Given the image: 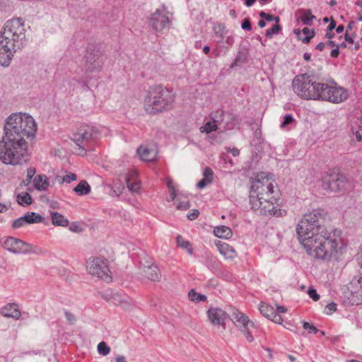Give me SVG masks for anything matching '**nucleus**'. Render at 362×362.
Wrapping results in <instances>:
<instances>
[{
  "instance_id": "nucleus-39",
  "label": "nucleus",
  "mask_w": 362,
  "mask_h": 362,
  "mask_svg": "<svg viewBox=\"0 0 362 362\" xmlns=\"http://www.w3.org/2000/svg\"><path fill=\"white\" fill-rule=\"evenodd\" d=\"M98 351L103 356H107L110 351V349L104 341L100 342L98 345Z\"/></svg>"
},
{
  "instance_id": "nucleus-8",
  "label": "nucleus",
  "mask_w": 362,
  "mask_h": 362,
  "mask_svg": "<svg viewBox=\"0 0 362 362\" xmlns=\"http://www.w3.org/2000/svg\"><path fill=\"white\" fill-rule=\"evenodd\" d=\"M320 100L338 104L346 100L349 97L348 91L339 86L335 82L322 83L321 86Z\"/></svg>"
},
{
  "instance_id": "nucleus-63",
  "label": "nucleus",
  "mask_w": 362,
  "mask_h": 362,
  "mask_svg": "<svg viewBox=\"0 0 362 362\" xmlns=\"http://www.w3.org/2000/svg\"><path fill=\"white\" fill-rule=\"evenodd\" d=\"M255 1L256 0H245V4L246 6L250 7L255 4Z\"/></svg>"
},
{
  "instance_id": "nucleus-34",
  "label": "nucleus",
  "mask_w": 362,
  "mask_h": 362,
  "mask_svg": "<svg viewBox=\"0 0 362 362\" xmlns=\"http://www.w3.org/2000/svg\"><path fill=\"white\" fill-rule=\"evenodd\" d=\"M188 297L191 301L196 303L205 301L206 300V296L197 293L194 289L189 291Z\"/></svg>"
},
{
  "instance_id": "nucleus-52",
  "label": "nucleus",
  "mask_w": 362,
  "mask_h": 362,
  "mask_svg": "<svg viewBox=\"0 0 362 362\" xmlns=\"http://www.w3.org/2000/svg\"><path fill=\"white\" fill-rule=\"evenodd\" d=\"M241 28L245 30H251L252 26L249 18H245L241 24Z\"/></svg>"
},
{
  "instance_id": "nucleus-27",
  "label": "nucleus",
  "mask_w": 362,
  "mask_h": 362,
  "mask_svg": "<svg viewBox=\"0 0 362 362\" xmlns=\"http://www.w3.org/2000/svg\"><path fill=\"white\" fill-rule=\"evenodd\" d=\"M137 173L135 170L129 172L126 177L128 189L132 192H138L140 188L139 183L136 180Z\"/></svg>"
},
{
  "instance_id": "nucleus-21",
  "label": "nucleus",
  "mask_w": 362,
  "mask_h": 362,
  "mask_svg": "<svg viewBox=\"0 0 362 362\" xmlns=\"http://www.w3.org/2000/svg\"><path fill=\"white\" fill-rule=\"evenodd\" d=\"M259 311L267 318L272 320L275 323L281 324L283 319L279 313H276L274 308L266 304H261Z\"/></svg>"
},
{
  "instance_id": "nucleus-61",
  "label": "nucleus",
  "mask_w": 362,
  "mask_h": 362,
  "mask_svg": "<svg viewBox=\"0 0 362 362\" xmlns=\"http://www.w3.org/2000/svg\"><path fill=\"white\" fill-rule=\"evenodd\" d=\"M230 152L233 154V156H238L239 155V150L236 148H229Z\"/></svg>"
},
{
  "instance_id": "nucleus-40",
  "label": "nucleus",
  "mask_w": 362,
  "mask_h": 362,
  "mask_svg": "<svg viewBox=\"0 0 362 362\" xmlns=\"http://www.w3.org/2000/svg\"><path fill=\"white\" fill-rule=\"evenodd\" d=\"M281 27L279 24L273 25L271 28H269L266 30V36L269 38L272 37V36L275 34H277L279 30H281Z\"/></svg>"
},
{
  "instance_id": "nucleus-4",
  "label": "nucleus",
  "mask_w": 362,
  "mask_h": 362,
  "mask_svg": "<svg viewBox=\"0 0 362 362\" xmlns=\"http://www.w3.org/2000/svg\"><path fill=\"white\" fill-rule=\"evenodd\" d=\"M175 100L173 94L162 86H151L144 98V109L150 115H158L169 110Z\"/></svg>"
},
{
  "instance_id": "nucleus-10",
  "label": "nucleus",
  "mask_w": 362,
  "mask_h": 362,
  "mask_svg": "<svg viewBox=\"0 0 362 362\" xmlns=\"http://www.w3.org/2000/svg\"><path fill=\"white\" fill-rule=\"evenodd\" d=\"M320 100L338 104L346 100L349 97L348 91L339 86L335 82L322 83L321 86Z\"/></svg>"
},
{
  "instance_id": "nucleus-55",
  "label": "nucleus",
  "mask_w": 362,
  "mask_h": 362,
  "mask_svg": "<svg viewBox=\"0 0 362 362\" xmlns=\"http://www.w3.org/2000/svg\"><path fill=\"white\" fill-rule=\"evenodd\" d=\"M166 185L169 190L175 189L173 180L171 178H166Z\"/></svg>"
},
{
  "instance_id": "nucleus-11",
  "label": "nucleus",
  "mask_w": 362,
  "mask_h": 362,
  "mask_svg": "<svg viewBox=\"0 0 362 362\" xmlns=\"http://www.w3.org/2000/svg\"><path fill=\"white\" fill-rule=\"evenodd\" d=\"M99 132L98 129L90 125L81 126L72 135L71 140L79 147L78 154L85 156L86 154V147L93 139L98 137Z\"/></svg>"
},
{
  "instance_id": "nucleus-57",
  "label": "nucleus",
  "mask_w": 362,
  "mask_h": 362,
  "mask_svg": "<svg viewBox=\"0 0 362 362\" xmlns=\"http://www.w3.org/2000/svg\"><path fill=\"white\" fill-rule=\"evenodd\" d=\"M275 310L276 311L277 313H279V315H280V313H285L287 311V309L284 306L279 305L276 307Z\"/></svg>"
},
{
  "instance_id": "nucleus-9",
  "label": "nucleus",
  "mask_w": 362,
  "mask_h": 362,
  "mask_svg": "<svg viewBox=\"0 0 362 362\" xmlns=\"http://www.w3.org/2000/svg\"><path fill=\"white\" fill-rule=\"evenodd\" d=\"M320 100L338 104L346 100L349 97L348 91L339 86L335 82L322 83L321 86Z\"/></svg>"
},
{
  "instance_id": "nucleus-47",
  "label": "nucleus",
  "mask_w": 362,
  "mask_h": 362,
  "mask_svg": "<svg viewBox=\"0 0 362 362\" xmlns=\"http://www.w3.org/2000/svg\"><path fill=\"white\" fill-rule=\"evenodd\" d=\"M293 122V118L291 115H286L284 118V121L281 124V127L284 128L288 124H291Z\"/></svg>"
},
{
  "instance_id": "nucleus-58",
  "label": "nucleus",
  "mask_w": 362,
  "mask_h": 362,
  "mask_svg": "<svg viewBox=\"0 0 362 362\" xmlns=\"http://www.w3.org/2000/svg\"><path fill=\"white\" fill-rule=\"evenodd\" d=\"M335 27H336V22L333 19H331L330 23L328 25L327 30L332 32L335 28Z\"/></svg>"
},
{
  "instance_id": "nucleus-38",
  "label": "nucleus",
  "mask_w": 362,
  "mask_h": 362,
  "mask_svg": "<svg viewBox=\"0 0 362 362\" xmlns=\"http://www.w3.org/2000/svg\"><path fill=\"white\" fill-rule=\"evenodd\" d=\"M214 32L216 36L223 39L226 34V26L221 23H217L214 26Z\"/></svg>"
},
{
  "instance_id": "nucleus-20",
  "label": "nucleus",
  "mask_w": 362,
  "mask_h": 362,
  "mask_svg": "<svg viewBox=\"0 0 362 362\" xmlns=\"http://www.w3.org/2000/svg\"><path fill=\"white\" fill-rule=\"evenodd\" d=\"M105 298L107 301L120 306L124 310H129L131 308L132 303L130 298L122 293H112L107 297V295L105 296Z\"/></svg>"
},
{
  "instance_id": "nucleus-35",
  "label": "nucleus",
  "mask_w": 362,
  "mask_h": 362,
  "mask_svg": "<svg viewBox=\"0 0 362 362\" xmlns=\"http://www.w3.org/2000/svg\"><path fill=\"white\" fill-rule=\"evenodd\" d=\"M36 173V170L33 167H30L27 169L26 173V179L23 180L21 182V185L24 186H28L31 182L32 180L34 178V176Z\"/></svg>"
},
{
  "instance_id": "nucleus-16",
  "label": "nucleus",
  "mask_w": 362,
  "mask_h": 362,
  "mask_svg": "<svg viewBox=\"0 0 362 362\" xmlns=\"http://www.w3.org/2000/svg\"><path fill=\"white\" fill-rule=\"evenodd\" d=\"M169 23L168 12L164 6L157 8L150 19L151 25L156 31L162 30Z\"/></svg>"
},
{
  "instance_id": "nucleus-37",
  "label": "nucleus",
  "mask_w": 362,
  "mask_h": 362,
  "mask_svg": "<svg viewBox=\"0 0 362 362\" xmlns=\"http://www.w3.org/2000/svg\"><path fill=\"white\" fill-rule=\"evenodd\" d=\"M217 129V124L213 121L206 122L204 126L200 127L201 132H206L207 134L216 131Z\"/></svg>"
},
{
  "instance_id": "nucleus-13",
  "label": "nucleus",
  "mask_w": 362,
  "mask_h": 362,
  "mask_svg": "<svg viewBox=\"0 0 362 362\" xmlns=\"http://www.w3.org/2000/svg\"><path fill=\"white\" fill-rule=\"evenodd\" d=\"M86 268L88 273L103 279L105 281H110L112 277L110 276V269L106 261L101 257L90 258L86 262Z\"/></svg>"
},
{
  "instance_id": "nucleus-24",
  "label": "nucleus",
  "mask_w": 362,
  "mask_h": 362,
  "mask_svg": "<svg viewBox=\"0 0 362 362\" xmlns=\"http://www.w3.org/2000/svg\"><path fill=\"white\" fill-rule=\"evenodd\" d=\"M216 246L219 252L227 259H233L237 255L234 248L226 243L218 241Z\"/></svg>"
},
{
  "instance_id": "nucleus-36",
  "label": "nucleus",
  "mask_w": 362,
  "mask_h": 362,
  "mask_svg": "<svg viewBox=\"0 0 362 362\" xmlns=\"http://www.w3.org/2000/svg\"><path fill=\"white\" fill-rule=\"evenodd\" d=\"M17 202L20 205H29L32 202V198L28 192H24L18 195Z\"/></svg>"
},
{
  "instance_id": "nucleus-64",
  "label": "nucleus",
  "mask_w": 362,
  "mask_h": 362,
  "mask_svg": "<svg viewBox=\"0 0 362 362\" xmlns=\"http://www.w3.org/2000/svg\"><path fill=\"white\" fill-rule=\"evenodd\" d=\"M234 40L232 36H228L226 37V42L229 45H232L233 44Z\"/></svg>"
},
{
  "instance_id": "nucleus-17",
  "label": "nucleus",
  "mask_w": 362,
  "mask_h": 362,
  "mask_svg": "<svg viewBox=\"0 0 362 362\" xmlns=\"http://www.w3.org/2000/svg\"><path fill=\"white\" fill-rule=\"evenodd\" d=\"M260 202L261 205L259 207L252 209L254 210H259V213L265 216L274 215L279 216L281 215L280 210L274 205L276 204V199L269 196L261 199Z\"/></svg>"
},
{
  "instance_id": "nucleus-19",
  "label": "nucleus",
  "mask_w": 362,
  "mask_h": 362,
  "mask_svg": "<svg viewBox=\"0 0 362 362\" xmlns=\"http://www.w3.org/2000/svg\"><path fill=\"white\" fill-rule=\"evenodd\" d=\"M207 316L211 324L226 329V321L228 318L227 313L221 308H213L207 311Z\"/></svg>"
},
{
  "instance_id": "nucleus-43",
  "label": "nucleus",
  "mask_w": 362,
  "mask_h": 362,
  "mask_svg": "<svg viewBox=\"0 0 362 362\" xmlns=\"http://www.w3.org/2000/svg\"><path fill=\"white\" fill-rule=\"evenodd\" d=\"M259 16L265 18L267 21H275L276 23L279 21V18L278 16L274 17L272 15L266 13L264 11H261L259 13Z\"/></svg>"
},
{
  "instance_id": "nucleus-22",
  "label": "nucleus",
  "mask_w": 362,
  "mask_h": 362,
  "mask_svg": "<svg viewBox=\"0 0 362 362\" xmlns=\"http://www.w3.org/2000/svg\"><path fill=\"white\" fill-rule=\"evenodd\" d=\"M137 153L143 161L151 162L156 158L158 152L156 148L153 147L149 148L148 146H141L137 149Z\"/></svg>"
},
{
  "instance_id": "nucleus-50",
  "label": "nucleus",
  "mask_w": 362,
  "mask_h": 362,
  "mask_svg": "<svg viewBox=\"0 0 362 362\" xmlns=\"http://www.w3.org/2000/svg\"><path fill=\"white\" fill-rule=\"evenodd\" d=\"M308 293L309 296L315 301H317L320 299V296L317 293V291L314 288H309Z\"/></svg>"
},
{
  "instance_id": "nucleus-45",
  "label": "nucleus",
  "mask_w": 362,
  "mask_h": 362,
  "mask_svg": "<svg viewBox=\"0 0 362 362\" xmlns=\"http://www.w3.org/2000/svg\"><path fill=\"white\" fill-rule=\"evenodd\" d=\"M176 207L179 210H187L189 208L190 205L188 202L182 201L175 202Z\"/></svg>"
},
{
  "instance_id": "nucleus-62",
  "label": "nucleus",
  "mask_w": 362,
  "mask_h": 362,
  "mask_svg": "<svg viewBox=\"0 0 362 362\" xmlns=\"http://www.w3.org/2000/svg\"><path fill=\"white\" fill-rule=\"evenodd\" d=\"M325 43H324V42H320L319 44H317V45H316V47H315V48H316L317 50L322 51V50H323V49L325 48Z\"/></svg>"
},
{
  "instance_id": "nucleus-29",
  "label": "nucleus",
  "mask_w": 362,
  "mask_h": 362,
  "mask_svg": "<svg viewBox=\"0 0 362 362\" xmlns=\"http://www.w3.org/2000/svg\"><path fill=\"white\" fill-rule=\"evenodd\" d=\"M214 233L216 237L225 239L230 238L233 234L231 229L225 226L215 227Z\"/></svg>"
},
{
  "instance_id": "nucleus-7",
  "label": "nucleus",
  "mask_w": 362,
  "mask_h": 362,
  "mask_svg": "<svg viewBox=\"0 0 362 362\" xmlns=\"http://www.w3.org/2000/svg\"><path fill=\"white\" fill-rule=\"evenodd\" d=\"M4 246L7 250L14 254L42 255L45 253L41 247L13 237L6 238Z\"/></svg>"
},
{
  "instance_id": "nucleus-12",
  "label": "nucleus",
  "mask_w": 362,
  "mask_h": 362,
  "mask_svg": "<svg viewBox=\"0 0 362 362\" xmlns=\"http://www.w3.org/2000/svg\"><path fill=\"white\" fill-rule=\"evenodd\" d=\"M350 184L346 177L339 173L329 171L322 177V187L332 192L346 190Z\"/></svg>"
},
{
  "instance_id": "nucleus-23",
  "label": "nucleus",
  "mask_w": 362,
  "mask_h": 362,
  "mask_svg": "<svg viewBox=\"0 0 362 362\" xmlns=\"http://www.w3.org/2000/svg\"><path fill=\"white\" fill-rule=\"evenodd\" d=\"M0 313L6 317H11L15 320H18L21 316V313L18 309V306L16 303H8L3 307Z\"/></svg>"
},
{
  "instance_id": "nucleus-30",
  "label": "nucleus",
  "mask_w": 362,
  "mask_h": 362,
  "mask_svg": "<svg viewBox=\"0 0 362 362\" xmlns=\"http://www.w3.org/2000/svg\"><path fill=\"white\" fill-rule=\"evenodd\" d=\"M51 219L52 224L54 226L65 227L69 224V221L62 214L58 212H52Z\"/></svg>"
},
{
  "instance_id": "nucleus-44",
  "label": "nucleus",
  "mask_w": 362,
  "mask_h": 362,
  "mask_svg": "<svg viewBox=\"0 0 362 362\" xmlns=\"http://www.w3.org/2000/svg\"><path fill=\"white\" fill-rule=\"evenodd\" d=\"M303 327L305 329L308 330L309 333H316L319 331L313 325L306 322H303Z\"/></svg>"
},
{
  "instance_id": "nucleus-2",
  "label": "nucleus",
  "mask_w": 362,
  "mask_h": 362,
  "mask_svg": "<svg viewBox=\"0 0 362 362\" xmlns=\"http://www.w3.org/2000/svg\"><path fill=\"white\" fill-rule=\"evenodd\" d=\"M34 118L28 113L18 112L10 115L4 125L0 140V160L6 165H16L28 159V139H33L37 132Z\"/></svg>"
},
{
  "instance_id": "nucleus-1",
  "label": "nucleus",
  "mask_w": 362,
  "mask_h": 362,
  "mask_svg": "<svg viewBox=\"0 0 362 362\" xmlns=\"http://www.w3.org/2000/svg\"><path fill=\"white\" fill-rule=\"evenodd\" d=\"M324 211L315 209L305 214L296 226L298 240L307 253L318 259L337 258L342 246L341 230L320 224Z\"/></svg>"
},
{
  "instance_id": "nucleus-54",
  "label": "nucleus",
  "mask_w": 362,
  "mask_h": 362,
  "mask_svg": "<svg viewBox=\"0 0 362 362\" xmlns=\"http://www.w3.org/2000/svg\"><path fill=\"white\" fill-rule=\"evenodd\" d=\"M210 184V182H209V180H207V179H202L201 180L197 185V187L198 188H204V187H206L207 185Z\"/></svg>"
},
{
  "instance_id": "nucleus-46",
  "label": "nucleus",
  "mask_w": 362,
  "mask_h": 362,
  "mask_svg": "<svg viewBox=\"0 0 362 362\" xmlns=\"http://www.w3.org/2000/svg\"><path fill=\"white\" fill-rule=\"evenodd\" d=\"M337 310V304L334 303H329L326 305L325 308V313L327 315H330L332 312H334Z\"/></svg>"
},
{
  "instance_id": "nucleus-14",
  "label": "nucleus",
  "mask_w": 362,
  "mask_h": 362,
  "mask_svg": "<svg viewBox=\"0 0 362 362\" xmlns=\"http://www.w3.org/2000/svg\"><path fill=\"white\" fill-rule=\"evenodd\" d=\"M231 317L236 327L245 337L247 341L252 342L254 337L250 332V327H255L254 322L245 314L235 309L233 310Z\"/></svg>"
},
{
  "instance_id": "nucleus-5",
  "label": "nucleus",
  "mask_w": 362,
  "mask_h": 362,
  "mask_svg": "<svg viewBox=\"0 0 362 362\" xmlns=\"http://www.w3.org/2000/svg\"><path fill=\"white\" fill-rule=\"evenodd\" d=\"M322 83L307 74H300L293 79L292 88L302 99L320 100Z\"/></svg>"
},
{
  "instance_id": "nucleus-28",
  "label": "nucleus",
  "mask_w": 362,
  "mask_h": 362,
  "mask_svg": "<svg viewBox=\"0 0 362 362\" xmlns=\"http://www.w3.org/2000/svg\"><path fill=\"white\" fill-rule=\"evenodd\" d=\"M294 32L298 35V39L305 44H308L315 36V31L308 28H304L302 30V33L298 30H295Z\"/></svg>"
},
{
  "instance_id": "nucleus-18",
  "label": "nucleus",
  "mask_w": 362,
  "mask_h": 362,
  "mask_svg": "<svg viewBox=\"0 0 362 362\" xmlns=\"http://www.w3.org/2000/svg\"><path fill=\"white\" fill-rule=\"evenodd\" d=\"M43 221V217L35 212H27L24 216L15 219L12 223L13 229L21 228L28 224L38 223Z\"/></svg>"
},
{
  "instance_id": "nucleus-31",
  "label": "nucleus",
  "mask_w": 362,
  "mask_h": 362,
  "mask_svg": "<svg viewBox=\"0 0 362 362\" xmlns=\"http://www.w3.org/2000/svg\"><path fill=\"white\" fill-rule=\"evenodd\" d=\"M74 191L79 196L86 195L90 192V186L86 180H81L74 188Z\"/></svg>"
},
{
  "instance_id": "nucleus-60",
  "label": "nucleus",
  "mask_w": 362,
  "mask_h": 362,
  "mask_svg": "<svg viewBox=\"0 0 362 362\" xmlns=\"http://www.w3.org/2000/svg\"><path fill=\"white\" fill-rule=\"evenodd\" d=\"M115 362H127V360L125 356L120 355L115 358Z\"/></svg>"
},
{
  "instance_id": "nucleus-41",
  "label": "nucleus",
  "mask_w": 362,
  "mask_h": 362,
  "mask_svg": "<svg viewBox=\"0 0 362 362\" xmlns=\"http://www.w3.org/2000/svg\"><path fill=\"white\" fill-rule=\"evenodd\" d=\"M224 112L222 110H217L214 112L211 113V119L212 121L216 123L217 124H219L222 119L223 116Z\"/></svg>"
},
{
  "instance_id": "nucleus-53",
  "label": "nucleus",
  "mask_w": 362,
  "mask_h": 362,
  "mask_svg": "<svg viewBox=\"0 0 362 362\" xmlns=\"http://www.w3.org/2000/svg\"><path fill=\"white\" fill-rule=\"evenodd\" d=\"M199 214V211L197 209H194V210H192V211L191 213L187 214V218L189 220L193 221V220H195L198 217Z\"/></svg>"
},
{
  "instance_id": "nucleus-25",
  "label": "nucleus",
  "mask_w": 362,
  "mask_h": 362,
  "mask_svg": "<svg viewBox=\"0 0 362 362\" xmlns=\"http://www.w3.org/2000/svg\"><path fill=\"white\" fill-rule=\"evenodd\" d=\"M144 276L151 281H159L161 278V274L158 267L155 264H151L144 269Z\"/></svg>"
},
{
  "instance_id": "nucleus-6",
  "label": "nucleus",
  "mask_w": 362,
  "mask_h": 362,
  "mask_svg": "<svg viewBox=\"0 0 362 362\" xmlns=\"http://www.w3.org/2000/svg\"><path fill=\"white\" fill-rule=\"evenodd\" d=\"M273 192V181L268 174L263 172L257 174L251 186L250 202L252 208L259 207L261 199L271 196Z\"/></svg>"
},
{
  "instance_id": "nucleus-59",
  "label": "nucleus",
  "mask_w": 362,
  "mask_h": 362,
  "mask_svg": "<svg viewBox=\"0 0 362 362\" xmlns=\"http://www.w3.org/2000/svg\"><path fill=\"white\" fill-rule=\"evenodd\" d=\"M9 205L0 203V213H4L8 210Z\"/></svg>"
},
{
  "instance_id": "nucleus-42",
  "label": "nucleus",
  "mask_w": 362,
  "mask_h": 362,
  "mask_svg": "<svg viewBox=\"0 0 362 362\" xmlns=\"http://www.w3.org/2000/svg\"><path fill=\"white\" fill-rule=\"evenodd\" d=\"M65 317L70 325H74L76 321V317L74 313L69 310H64Z\"/></svg>"
},
{
  "instance_id": "nucleus-56",
  "label": "nucleus",
  "mask_w": 362,
  "mask_h": 362,
  "mask_svg": "<svg viewBox=\"0 0 362 362\" xmlns=\"http://www.w3.org/2000/svg\"><path fill=\"white\" fill-rule=\"evenodd\" d=\"M339 46L337 45L336 48L333 49L330 53L332 57L337 58L339 54Z\"/></svg>"
},
{
  "instance_id": "nucleus-3",
  "label": "nucleus",
  "mask_w": 362,
  "mask_h": 362,
  "mask_svg": "<svg viewBox=\"0 0 362 362\" xmlns=\"http://www.w3.org/2000/svg\"><path fill=\"white\" fill-rule=\"evenodd\" d=\"M26 41L24 21L21 18L8 20L0 32V65L9 66L14 54L24 47Z\"/></svg>"
},
{
  "instance_id": "nucleus-51",
  "label": "nucleus",
  "mask_w": 362,
  "mask_h": 362,
  "mask_svg": "<svg viewBox=\"0 0 362 362\" xmlns=\"http://www.w3.org/2000/svg\"><path fill=\"white\" fill-rule=\"evenodd\" d=\"M69 229H70V230H71L73 232H76V233H79V232H81L83 230V228H82L81 226L79 223H76V222L73 223L70 226Z\"/></svg>"
},
{
  "instance_id": "nucleus-33",
  "label": "nucleus",
  "mask_w": 362,
  "mask_h": 362,
  "mask_svg": "<svg viewBox=\"0 0 362 362\" xmlns=\"http://www.w3.org/2000/svg\"><path fill=\"white\" fill-rule=\"evenodd\" d=\"M300 14L299 20L301 21L303 25H310L315 18V16L311 13L310 10L302 11Z\"/></svg>"
},
{
  "instance_id": "nucleus-26",
  "label": "nucleus",
  "mask_w": 362,
  "mask_h": 362,
  "mask_svg": "<svg viewBox=\"0 0 362 362\" xmlns=\"http://www.w3.org/2000/svg\"><path fill=\"white\" fill-rule=\"evenodd\" d=\"M33 186L38 191H45L49 186V182L45 175H37L33 180Z\"/></svg>"
},
{
  "instance_id": "nucleus-15",
  "label": "nucleus",
  "mask_w": 362,
  "mask_h": 362,
  "mask_svg": "<svg viewBox=\"0 0 362 362\" xmlns=\"http://www.w3.org/2000/svg\"><path fill=\"white\" fill-rule=\"evenodd\" d=\"M105 56L98 50H88L86 55V69L88 71H98L103 66Z\"/></svg>"
},
{
  "instance_id": "nucleus-32",
  "label": "nucleus",
  "mask_w": 362,
  "mask_h": 362,
  "mask_svg": "<svg viewBox=\"0 0 362 362\" xmlns=\"http://www.w3.org/2000/svg\"><path fill=\"white\" fill-rule=\"evenodd\" d=\"M176 242L177 245L180 248L186 250L188 254L192 255L193 253V248L192 247L191 243L188 240H185L182 235H178L177 236Z\"/></svg>"
},
{
  "instance_id": "nucleus-48",
  "label": "nucleus",
  "mask_w": 362,
  "mask_h": 362,
  "mask_svg": "<svg viewBox=\"0 0 362 362\" xmlns=\"http://www.w3.org/2000/svg\"><path fill=\"white\" fill-rule=\"evenodd\" d=\"M77 176L76 174L70 173L62 178V182L70 183L71 181L76 180Z\"/></svg>"
},
{
  "instance_id": "nucleus-49",
  "label": "nucleus",
  "mask_w": 362,
  "mask_h": 362,
  "mask_svg": "<svg viewBox=\"0 0 362 362\" xmlns=\"http://www.w3.org/2000/svg\"><path fill=\"white\" fill-rule=\"evenodd\" d=\"M204 179H207L211 183L213 180V172L209 168H205L204 171Z\"/></svg>"
}]
</instances>
